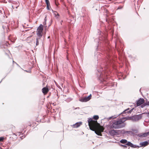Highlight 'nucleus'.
<instances>
[{"mask_svg":"<svg viewBox=\"0 0 149 149\" xmlns=\"http://www.w3.org/2000/svg\"><path fill=\"white\" fill-rule=\"evenodd\" d=\"M99 118L98 115H95L93 118L88 119V123L90 129L95 132V133L98 135L102 136V127L98 123L97 120Z\"/></svg>","mask_w":149,"mask_h":149,"instance_id":"f257e3e1","label":"nucleus"},{"mask_svg":"<svg viewBox=\"0 0 149 149\" xmlns=\"http://www.w3.org/2000/svg\"><path fill=\"white\" fill-rule=\"evenodd\" d=\"M103 44L104 43L105 44V48L104 49V53L106 54V56H105L107 57V58L109 61H111V57L110 54V52L111 49L110 48V45L109 44V42L108 40L107 39V33H104L105 36L104 37V33L103 31Z\"/></svg>","mask_w":149,"mask_h":149,"instance_id":"f03ea898","label":"nucleus"},{"mask_svg":"<svg viewBox=\"0 0 149 149\" xmlns=\"http://www.w3.org/2000/svg\"><path fill=\"white\" fill-rule=\"evenodd\" d=\"M124 121L120 119L118 120H113L109 123L108 126L110 129H119L124 127L126 124L124 123Z\"/></svg>","mask_w":149,"mask_h":149,"instance_id":"7ed1b4c3","label":"nucleus"},{"mask_svg":"<svg viewBox=\"0 0 149 149\" xmlns=\"http://www.w3.org/2000/svg\"><path fill=\"white\" fill-rule=\"evenodd\" d=\"M108 5H105L103 6V13L105 17L106 21L109 23L110 21V19L109 17V12L108 10L106 9V7H108Z\"/></svg>","mask_w":149,"mask_h":149,"instance_id":"20e7f679","label":"nucleus"},{"mask_svg":"<svg viewBox=\"0 0 149 149\" xmlns=\"http://www.w3.org/2000/svg\"><path fill=\"white\" fill-rule=\"evenodd\" d=\"M103 89H106V90H108L110 89L113 85L109 83L108 81H106L104 80L103 78Z\"/></svg>","mask_w":149,"mask_h":149,"instance_id":"39448f33","label":"nucleus"},{"mask_svg":"<svg viewBox=\"0 0 149 149\" xmlns=\"http://www.w3.org/2000/svg\"><path fill=\"white\" fill-rule=\"evenodd\" d=\"M100 68H97V77L100 82H102V67H101L100 69H99Z\"/></svg>","mask_w":149,"mask_h":149,"instance_id":"423d86ee","label":"nucleus"},{"mask_svg":"<svg viewBox=\"0 0 149 149\" xmlns=\"http://www.w3.org/2000/svg\"><path fill=\"white\" fill-rule=\"evenodd\" d=\"M142 114H140L136 115H134L132 117H129V119H132L135 121H138L142 118Z\"/></svg>","mask_w":149,"mask_h":149,"instance_id":"0eeeda50","label":"nucleus"},{"mask_svg":"<svg viewBox=\"0 0 149 149\" xmlns=\"http://www.w3.org/2000/svg\"><path fill=\"white\" fill-rule=\"evenodd\" d=\"M145 100L143 98H140L136 101V104L137 106H140L141 105L143 104L144 103Z\"/></svg>","mask_w":149,"mask_h":149,"instance_id":"6e6552de","label":"nucleus"},{"mask_svg":"<svg viewBox=\"0 0 149 149\" xmlns=\"http://www.w3.org/2000/svg\"><path fill=\"white\" fill-rule=\"evenodd\" d=\"M91 97V95L90 94L88 96L79 99V101L82 102H86L89 100Z\"/></svg>","mask_w":149,"mask_h":149,"instance_id":"1a4fd4ad","label":"nucleus"},{"mask_svg":"<svg viewBox=\"0 0 149 149\" xmlns=\"http://www.w3.org/2000/svg\"><path fill=\"white\" fill-rule=\"evenodd\" d=\"M126 145L132 148H139V146L134 144L130 141H128L126 144Z\"/></svg>","mask_w":149,"mask_h":149,"instance_id":"9d476101","label":"nucleus"},{"mask_svg":"<svg viewBox=\"0 0 149 149\" xmlns=\"http://www.w3.org/2000/svg\"><path fill=\"white\" fill-rule=\"evenodd\" d=\"M149 144V140L145 141L142 142H140L139 146V148L140 147H144Z\"/></svg>","mask_w":149,"mask_h":149,"instance_id":"9b49d317","label":"nucleus"},{"mask_svg":"<svg viewBox=\"0 0 149 149\" xmlns=\"http://www.w3.org/2000/svg\"><path fill=\"white\" fill-rule=\"evenodd\" d=\"M109 132L111 136H117V130H111L109 131Z\"/></svg>","mask_w":149,"mask_h":149,"instance_id":"f8f14e48","label":"nucleus"},{"mask_svg":"<svg viewBox=\"0 0 149 149\" xmlns=\"http://www.w3.org/2000/svg\"><path fill=\"white\" fill-rule=\"evenodd\" d=\"M125 130L124 129L117 130V136H125Z\"/></svg>","mask_w":149,"mask_h":149,"instance_id":"ddd939ff","label":"nucleus"},{"mask_svg":"<svg viewBox=\"0 0 149 149\" xmlns=\"http://www.w3.org/2000/svg\"><path fill=\"white\" fill-rule=\"evenodd\" d=\"M130 108H128L126 109H125L123 111L121 114H123L126 113H131L133 111V110L134 109V108H133L131 109L129 111H128L130 110Z\"/></svg>","mask_w":149,"mask_h":149,"instance_id":"4468645a","label":"nucleus"},{"mask_svg":"<svg viewBox=\"0 0 149 149\" xmlns=\"http://www.w3.org/2000/svg\"><path fill=\"white\" fill-rule=\"evenodd\" d=\"M149 132L139 134L137 136L140 137H143L147 136L149 134Z\"/></svg>","mask_w":149,"mask_h":149,"instance_id":"2eb2a0df","label":"nucleus"},{"mask_svg":"<svg viewBox=\"0 0 149 149\" xmlns=\"http://www.w3.org/2000/svg\"><path fill=\"white\" fill-rule=\"evenodd\" d=\"M119 115H114L113 116H112L110 117H109L108 118H104L103 119V121L105 120H107L108 121L109 120L115 118L116 117H117Z\"/></svg>","mask_w":149,"mask_h":149,"instance_id":"dca6fc26","label":"nucleus"},{"mask_svg":"<svg viewBox=\"0 0 149 149\" xmlns=\"http://www.w3.org/2000/svg\"><path fill=\"white\" fill-rule=\"evenodd\" d=\"M42 91L44 94H46L48 92L49 89L47 87H45L42 88Z\"/></svg>","mask_w":149,"mask_h":149,"instance_id":"f3484780","label":"nucleus"},{"mask_svg":"<svg viewBox=\"0 0 149 149\" xmlns=\"http://www.w3.org/2000/svg\"><path fill=\"white\" fill-rule=\"evenodd\" d=\"M125 136L126 135V134H127V135H134V133L132 131H125Z\"/></svg>","mask_w":149,"mask_h":149,"instance_id":"a211bd4d","label":"nucleus"},{"mask_svg":"<svg viewBox=\"0 0 149 149\" xmlns=\"http://www.w3.org/2000/svg\"><path fill=\"white\" fill-rule=\"evenodd\" d=\"M42 32V31H40L37 30V35L38 36L37 38H41V37H42V35L41 34Z\"/></svg>","mask_w":149,"mask_h":149,"instance_id":"6ab92c4d","label":"nucleus"},{"mask_svg":"<svg viewBox=\"0 0 149 149\" xmlns=\"http://www.w3.org/2000/svg\"><path fill=\"white\" fill-rule=\"evenodd\" d=\"M82 123L80 122L79 123H77L74 124L73 125V127H74L77 128L79 127L80 125H81Z\"/></svg>","mask_w":149,"mask_h":149,"instance_id":"aec40b11","label":"nucleus"},{"mask_svg":"<svg viewBox=\"0 0 149 149\" xmlns=\"http://www.w3.org/2000/svg\"><path fill=\"white\" fill-rule=\"evenodd\" d=\"M36 46H38L40 42V38H37L36 39Z\"/></svg>","mask_w":149,"mask_h":149,"instance_id":"412c9836","label":"nucleus"},{"mask_svg":"<svg viewBox=\"0 0 149 149\" xmlns=\"http://www.w3.org/2000/svg\"><path fill=\"white\" fill-rule=\"evenodd\" d=\"M120 142L123 144H124L126 145V144L128 142L127 140L125 139H122L120 141Z\"/></svg>","mask_w":149,"mask_h":149,"instance_id":"4be33fe9","label":"nucleus"},{"mask_svg":"<svg viewBox=\"0 0 149 149\" xmlns=\"http://www.w3.org/2000/svg\"><path fill=\"white\" fill-rule=\"evenodd\" d=\"M37 30L42 31L43 30V26L42 24H40L38 27Z\"/></svg>","mask_w":149,"mask_h":149,"instance_id":"5701e85b","label":"nucleus"},{"mask_svg":"<svg viewBox=\"0 0 149 149\" xmlns=\"http://www.w3.org/2000/svg\"><path fill=\"white\" fill-rule=\"evenodd\" d=\"M146 106H149V101L147 102H144V103L141 106V108H143Z\"/></svg>","mask_w":149,"mask_h":149,"instance_id":"b1692460","label":"nucleus"},{"mask_svg":"<svg viewBox=\"0 0 149 149\" xmlns=\"http://www.w3.org/2000/svg\"><path fill=\"white\" fill-rule=\"evenodd\" d=\"M46 3L47 6V9L48 10H50V8L49 7L50 6V4L49 3V2H46Z\"/></svg>","mask_w":149,"mask_h":149,"instance_id":"393cba45","label":"nucleus"},{"mask_svg":"<svg viewBox=\"0 0 149 149\" xmlns=\"http://www.w3.org/2000/svg\"><path fill=\"white\" fill-rule=\"evenodd\" d=\"M97 60H99L100 58H101V55L100 54V53H97Z\"/></svg>","mask_w":149,"mask_h":149,"instance_id":"a878e982","label":"nucleus"},{"mask_svg":"<svg viewBox=\"0 0 149 149\" xmlns=\"http://www.w3.org/2000/svg\"><path fill=\"white\" fill-rule=\"evenodd\" d=\"M121 146H123V148H127V145H120Z\"/></svg>","mask_w":149,"mask_h":149,"instance_id":"bb28decb","label":"nucleus"},{"mask_svg":"<svg viewBox=\"0 0 149 149\" xmlns=\"http://www.w3.org/2000/svg\"><path fill=\"white\" fill-rule=\"evenodd\" d=\"M132 131L134 132L135 133H137L138 132V131L134 129H132Z\"/></svg>","mask_w":149,"mask_h":149,"instance_id":"cd10ccee","label":"nucleus"},{"mask_svg":"<svg viewBox=\"0 0 149 149\" xmlns=\"http://www.w3.org/2000/svg\"><path fill=\"white\" fill-rule=\"evenodd\" d=\"M4 138L2 137H0V142L3 140Z\"/></svg>","mask_w":149,"mask_h":149,"instance_id":"c85d7f7f","label":"nucleus"},{"mask_svg":"<svg viewBox=\"0 0 149 149\" xmlns=\"http://www.w3.org/2000/svg\"><path fill=\"white\" fill-rule=\"evenodd\" d=\"M143 114H147V116L149 118V112H144L143 113Z\"/></svg>","mask_w":149,"mask_h":149,"instance_id":"c756f323","label":"nucleus"},{"mask_svg":"<svg viewBox=\"0 0 149 149\" xmlns=\"http://www.w3.org/2000/svg\"><path fill=\"white\" fill-rule=\"evenodd\" d=\"M46 17H45V18L44 19L45 21L43 22V24L45 25L46 24Z\"/></svg>","mask_w":149,"mask_h":149,"instance_id":"7c9ffc66","label":"nucleus"},{"mask_svg":"<svg viewBox=\"0 0 149 149\" xmlns=\"http://www.w3.org/2000/svg\"><path fill=\"white\" fill-rule=\"evenodd\" d=\"M56 13L57 14V15H58V16H59V14L56 11H55L54 12V14L56 15Z\"/></svg>","mask_w":149,"mask_h":149,"instance_id":"2f4dec72","label":"nucleus"},{"mask_svg":"<svg viewBox=\"0 0 149 149\" xmlns=\"http://www.w3.org/2000/svg\"><path fill=\"white\" fill-rule=\"evenodd\" d=\"M13 64L14 63H15L17 65L19 66V65L16 62H15V61H13Z\"/></svg>","mask_w":149,"mask_h":149,"instance_id":"473e14b6","label":"nucleus"},{"mask_svg":"<svg viewBox=\"0 0 149 149\" xmlns=\"http://www.w3.org/2000/svg\"><path fill=\"white\" fill-rule=\"evenodd\" d=\"M45 1L46 3L49 2V0H45Z\"/></svg>","mask_w":149,"mask_h":149,"instance_id":"72a5a7b5","label":"nucleus"},{"mask_svg":"<svg viewBox=\"0 0 149 149\" xmlns=\"http://www.w3.org/2000/svg\"><path fill=\"white\" fill-rule=\"evenodd\" d=\"M122 8V7H118V9H121Z\"/></svg>","mask_w":149,"mask_h":149,"instance_id":"f704fd0d","label":"nucleus"},{"mask_svg":"<svg viewBox=\"0 0 149 149\" xmlns=\"http://www.w3.org/2000/svg\"><path fill=\"white\" fill-rule=\"evenodd\" d=\"M79 109V107H77L75 109Z\"/></svg>","mask_w":149,"mask_h":149,"instance_id":"c9c22d12","label":"nucleus"},{"mask_svg":"<svg viewBox=\"0 0 149 149\" xmlns=\"http://www.w3.org/2000/svg\"><path fill=\"white\" fill-rule=\"evenodd\" d=\"M23 137V136H22V137H20L21 138V139H22V137Z\"/></svg>","mask_w":149,"mask_h":149,"instance_id":"e433bc0d","label":"nucleus"},{"mask_svg":"<svg viewBox=\"0 0 149 149\" xmlns=\"http://www.w3.org/2000/svg\"><path fill=\"white\" fill-rule=\"evenodd\" d=\"M18 6H17L16 7V8H17V7H18Z\"/></svg>","mask_w":149,"mask_h":149,"instance_id":"4c0bfd02","label":"nucleus"},{"mask_svg":"<svg viewBox=\"0 0 149 149\" xmlns=\"http://www.w3.org/2000/svg\"><path fill=\"white\" fill-rule=\"evenodd\" d=\"M104 125H103V128L104 127ZM103 131H104V130L103 129Z\"/></svg>","mask_w":149,"mask_h":149,"instance_id":"58836bf2","label":"nucleus"},{"mask_svg":"<svg viewBox=\"0 0 149 149\" xmlns=\"http://www.w3.org/2000/svg\"><path fill=\"white\" fill-rule=\"evenodd\" d=\"M26 72H28V71H26Z\"/></svg>","mask_w":149,"mask_h":149,"instance_id":"ea45409f","label":"nucleus"},{"mask_svg":"<svg viewBox=\"0 0 149 149\" xmlns=\"http://www.w3.org/2000/svg\"><path fill=\"white\" fill-rule=\"evenodd\" d=\"M26 72H28V71H26Z\"/></svg>","mask_w":149,"mask_h":149,"instance_id":"a19ab883","label":"nucleus"},{"mask_svg":"<svg viewBox=\"0 0 149 149\" xmlns=\"http://www.w3.org/2000/svg\"><path fill=\"white\" fill-rule=\"evenodd\" d=\"M55 4H56V5H57V4H56V2H55Z\"/></svg>","mask_w":149,"mask_h":149,"instance_id":"79ce46f5","label":"nucleus"},{"mask_svg":"<svg viewBox=\"0 0 149 149\" xmlns=\"http://www.w3.org/2000/svg\"><path fill=\"white\" fill-rule=\"evenodd\" d=\"M103 53H104V49H103Z\"/></svg>","mask_w":149,"mask_h":149,"instance_id":"37998d69","label":"nucleus"},{"mask_svg":"<svg viewBox=\"0 0 149 149\" xmlns=\"http://www.w3.org/2000/svg\"><path fill=\"white\" fill-rule=\"evenodd\" d=\"M103 72H104V70H103Z\"/></svg>","mask_w":149,"mask_h":149,"instance_id":"c03bdc74","label":"nucleus"},{"mask_svg":"<svg viewBox=\"0 0 149 149\" xmlns=\"http://www.w3.org/2000/svg\"><path fill=\"white\" fill-rule=\"evenodd\" d=\"M1 81H0V83L1 82Z\"/></svg>","mask_w":149,"mask_h":149,"instance_id":"a18cd8bd","label":"nucleus"}]
</instances>
